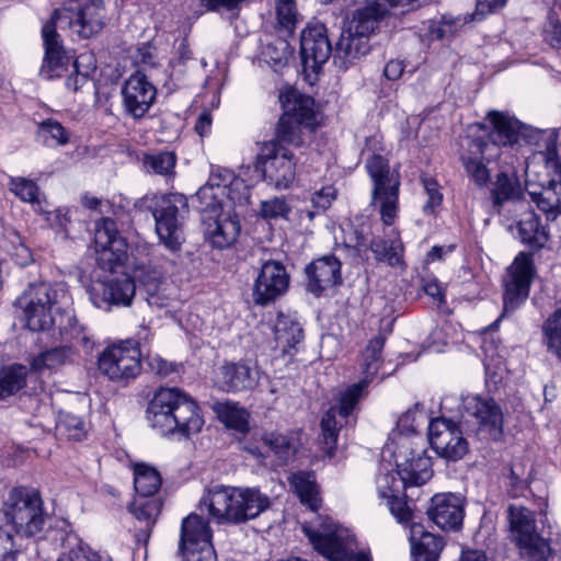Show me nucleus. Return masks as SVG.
<instances>
[{"mask_svg": "<svg viewBox=\"0 0 561 561\" xmlns=\"http://www.w3.org/2000/svg\"><path fill=\"white\" fill-rule=\"evenodd\" d=\"M291 207L283 197H274L262 201L260 216L266 220L287 219Z\"/></svg>", "mask_w": 561, "mask_h": 561, "instance_id": "nucleus-54", "label": "nucleus"}, {"mask_svg": "<svg viewBox=\"0 0 561 561\" xmlns=\"http://www.w3.org/2000/svg\"><path fill=\"white\" fill-rule=\"evenodd\" d=\"M128 510L136 519L145 523L146 527H150L160 512V503L153 499L139 496L133 501Z\"/></svg>", "mask_w": 561, "mask_h": 561, "instance_id": "nucleus-49", "label": "nucleus"}, {"mask_svg": "<svg viewBox=\"0 0 561 561\" xmlns=\"http://www.w3.org/2000/svg\"><path fill=\"white\" fill-rule=\"evenodd\" d=\"M27 367L11 364L0 369V400L15 394L26 385Z\"/></svg>", "mask_w": 561, "mask_h": 561, "instance_id": "nucleus-40", "label": "nucleus"}, {"mask_svg": "<svg viewBox=\"0 0 561 561\" xmlns=\"http://www.w3.org/2000/svg\"><path fill=\"white\" fill-rule=\"evenodd\" d=\"M95 244L102 252H110L111 261H121L126 253L127 244L118 234L116 222L112 218H103L95 225Z\"/></svg>", "mask_w": 561, "mask_h": 561, "instance_id": "nucleus-35", "label": "nucleus"}, {"mask_svg": "<svg viewBox=\"0 0 561 561\" xmlns=\"http://www.w3.org/2000/svg\"><path fill=\"white\" fill-rule=\"evenodd\" d=\"M48 21L65 24L78 37L87 39L99 34L106 24L103 0H66Z\"/></svg>", "mask_w": 561, "mask_h": 561, "instance_id": "nucleus-13", "label": "nucleus"}, {"mask_svg": "<svg viewBox=\"0 0 561 561\" xmlns=\"http://www.w3.org/2000/svg\"><path fill=\"white\" fill-rule=\"evenodd\" d=\"M515 545L525 561H548L551 554L549 542L539 533Z\"/></svg>", "mask_w": 561, "mask_h": 561, "instance_id": "nucleus-44", "label": "nucleus"}, {"mask_svg": "<svg viewBox=\"0 0 561 561\" xmlns=\"http://www.w3.org/2000/svg\"><path fill=\"white\" fill-rule=\"evenodd\" d=\"M542 331L548 350L561 358V308L546 320Z\"/></svg>", "mask_w": 561, "mask_h": 561, "instance_id": "nucleus-50", "label": "nucleus"}, {"mask_svg": "<svg viewBox=\"0 0 561 561\" xmlns=\"http://www.w3.org/2000/svg\"><path fill=\"white\" fill-rule=\"evenodd\" d=\"M376 484L380 499L385 501L400 494L402 489L408 486L403 484L402 479H398L397 473L392 471L380 473L377 477Z\"/></svg>", "mask_w": 561, "mask_h": 561, "instance_id": "nucleus-53", "label": "nucleus"}, {"mask_svg": "<svg viewBox=\"0 0 561 561\" xmlns=\"http://www.w3.org/2000/svg\"><path fill=\"white\" fill-rule=\"evenodd\" d=\"M289 56V44L280 38L267 44L262 50L263 60L276 72L287 65Z\"/></svg>", "mask_w": 561, "mask_h": 561, "instance_id": "nucleus-47", "label": "nucleus"}, {"mask_svg": "<svg viewBox=\"0 0 561 561\" xmlns=\"http://www.w3.org/2000/svg\"><path fill=\"white\" fill-rule=\"evenodd\" d=\"M333 49L322 23L309 24L300 36V55L306 69L317 71L328 61Z\"/></svg>", "mask_w": 561, "mask_h": 561, "instance_id": "nucleus-26", "label": "nucleus"}, {"mask_svg": "<svg viewBox=\"0 0 561 561\" xmlns=\"http://www.w3.org/2000/svg\"><path fill=\"white\" fill-rule=\"evenodd\" d=\"M463 411L476 419L479 428L493 439L502 434L503 413L496 401L486 394H467L462 397Z\"/></svg>", "mask_w": 561, "mask_h": 561, "instance_id": "nucleus-24", "label": "nucleus"}, {"mask_svg": "<svg viewBox=\"0 0 561 561\" xmlns=\"http://www.w3.org/2000/svg\"><path fill=\"white\" fill-rule=\"evenodd\" d=\"M557 129L534 131L531 141L538 147V156L545 162L548 171L553 173L547 186L539 191L529 190L531 201L547 216L548 220H554L561 215V163L558 156Z\"/></svg>", "mask_w": 561, "mask_h": 561, "instance_id": "nucleus-7", "label": "nucleus"}, {"mask_svg": "<svg viewBox=\"0 0 561 561\" xmlns=\"http://www.w3.org/2000/svg\"><path fill=\"white\" fill-rule=\"evenodd\" d=\"M270 497L252 488L215 485L199 501L218 524H242L257 517L270 507Z\"/></svg>", "mask_w": 561, "mask_h": 561, "instance_id": "nucleus-4", "label": "nucleus"}, {"mask_svg": "<svg viewBox=\"0 0 561 561\" xmlns=\"http://www.w3.org/2000/svg\"><path fill=\"white\" fill-rule=\"evenodd\" d=\"M508 0H477L476 11L472 14H466L463 18L443 19V22L434 31L437 38L444 39L454 35L457 28L468 22L481 21L486 15L495 13L505 7Z\"/></svg>", "mask_w": 561, "mask_h": 561, "instance_id": "nucleus-33", "label": "nucleus"}, {"mask_svg": "<svg viewBox=\"0 0 561 561\" xmlns=\"http://www.w3.org/2000/svg\"><path fill=\"white\" fill-rule=\"evenodd\" d=\"M425 419L426 417L421 405L416 403L399 417L397 422V430L401 434L415 433L417 427L424 423Z\"/></svg>", "mask_w": 561, "mask_h": 561, "instance_id": "nucleus-56", "label": "nucleus"}, {"mask_svg": "<svg viewBox=\"0 0 561 561\" xmlns=\"http://www.w3.org/2000/svg\"><path fill=\"white\" fill-rule=\"evenodd\" d=\"M305 271L307 289L316 296L342 282L341 262L333 255L313 260Z\"/></svg>", "mask_w": 561, "mask_h": 561, "instance_id": "nucleus-31", "label": "nucleus"}, {"mask_svg": "<svg viewBox=\"0 0 561 561\" xmlns=\"http://www.w3.org/2000/svg\"><path fill=\"white\" fill-rule=\"evenodd\" d=\"M260 379V371L247 363L228 362L218 368L215 386L227 393L252 390Z\"/></svg>", "mask_w": 561, "mask_h": 561, "instance_id": "nucleus-27", "label": "nucleus"}, {"mask_svg": "<svg viewBox=\"0 0 561 561\" xmlns=\"http://www.w3.org/2000/svg\"><path fill=\"white\" fill-rule=\"evenodd\" d=\"M176 154L173 151L144 153L141 167L147 174L173 178L175 174Z\"/></svg>", "mask_w": 561, "mask_h": 561, "instance_id": "nucleus-39", "label": "nucleus"}, {"mask_svg": "<svg viewBox=\"0 0 561 561\" xmlns=\"http://www.w3.org/2000/svg\"><path fill=\"white\" fill-rule=\"evenodd\" d=\"M65 296L62 288L47 282H35L16 298L15 307L31 331H44L53 323V308Z\"/></svg>", "mask_w": 561, "mask_h": 561, "instance_id": "nucleus-11", "label": "nucleus"}, {"mask_svg": "<svg viewBox=\"0 0 561 561\" xmlns=\"http://www.w3.org/2000/svg\"><path fill=\"white\" fill-rule=\"evenodd\" d=\"M545 41L554 49H561V22L554 12H549L543 28Z\"/></svg>", "mask_w": 561, "mask_h": 561, "instance_id": "nucleus-59", "label": "nucleus"}, {"mask_svg": "<svg viewBox=\"0 0 561 561\" xmlns=\"http://www.w3.org/2000/svg\"><path fill=\"white\" fill-rule=\"evenodd\" d=\"M21 545L13 540L10 531L0 528V561H16Z\"/></svg>", "mask_w": 561, "mask_h": 561, "instance_id": "nucleus-58", "label": "nucleus"}, {"mask_svg": "<svg viewBox=\"0 0 561 561\" xmlns=\"http://www.w3.org/2000/svg\"><path fill=\"white\" fill-rule=\"evenodd\" d=\"M187 211V199L179 193L156 197L151 206L160 243L171 252L179 251L184 241L183 225Z\"/></svg>", "mask_w": 561, "mask_h": 561, "instance_id": "nucleus-12", "label": "nucleus"}, {"mask_svg": "<svg viewBox=\"0 0 561 561\" xmlns=\"http://www.w3.org/2000/svg\"><path fill=\"white\" fill-rule=\"evenodd\" d=\"M289 285L285 266L276 261H267L254 282L252 298L255 305L266 306L284 295Z\"/></svg>", "mask_w": 561, "mask_h": 561, "instance_id": "nucleus-22", "label": "nucleus"}, {"mask_svg": "<svg viewBox=\"0 0 561 561\" xmlns=\"http://www.w3.org/2000/svg\"><path fill=\"white\" fill-rule=\"evenodd\" d=\"M515 222L520 241L533 249H541L548 241V232L528 202L515 204V211L506 216Z\"/></svg>", "mask_w": 561, "mask_h": 561, "instance_id": "nucleus-28", "label": "nucleus"}, {"mask_svg": "<svg viewBox=\"0 0 561 561\" xmlns=\"http://www.w3.org/2000/svg\"><path fill=\"white\" fill-rule=\"evenodd\" d=\"M386 504L389 507L390 513L399 523H408L412 518V510L409 507L407 502L400 497V494L388 499Z\"/></svg>", "mask_w": 561, "mask_h": 561, "instance_id": "nucleus-60", "label": "nucleus"}, {"mask_svg": "<svg viewBox=\"0 0 561 561\" xmlns=\"http://www.w3.org/2000/svg\"><path fill=\"white\" fill-rule=\"evenodd\" d=\"M507 522L510 538L517 543L537 534L535 514L524 506L510 505L507 507Z\"/></svg>", "mask_w": 561, "mask_h": 561, "instance_id": "nucleus-36", "label": "nucleus"}, {"mask_svg": "<svg viewBox=\"0 0 561 561\" xmlns=\"http://www.w3.org/2000/svg\"><path fill=\"white\" fill-rule=\"evenodd\" d=\"M147 419L162 435L198 433L204 420L196 402L178 388H160L149 402Z\"/></svg>", "mask_w": 561, "mask_h": 561, "instance_id": "nucleus-3", "label": "nucleus"}, {"mask_svg": "<svg viewBox=\"0 0 561 561\" xmlns=\"http://www.w3.org/2000/svg\"><path fill=\"white\" fill-rule=\"evenodd\" d=\"M486 119L492 125V131L486 138L470 139L467 152L460 157L468 178L479 187L489 183L486 163L500 157L501 146H513L520 140L530 144L534 135L527 126L505 112L490 111Z\"/></svg>", "mask_w": 561, "mask_h": 561, "instance_id": "nucleus-1", "label": "nucleus"}, {"mask_svg": "<svg viewBox=\"0 0 561 561\" xmlns=\"http://www.w3.org/2000/svg\"><path fill=\"white\" fill-rule=\"evenodd\" d=\"M57 431L73 440H81L85 435V424L78 416L69 412H60Z\"/></svg>", "mask_w": 561, "mask_h": 561, "instance_id": "nucleus-51", "label": "nucleus"}, {"mask_svg": "<svg viewBox=\"0 0 561 561\" xmlns=\"http://www.w3.org/2000/svg\"><path fill=\"white\" fill-rule=\"evenodd\" d=\"M210 127H211L210 112L207 110H204L197 118V122L195 124V130L199 136L204 137L210 131Z\"/></svg>", "mask_w": 561, "mask_h": 561, "instance_id": "nucleus-63", "label": "nucleus"}, {"mask_svg": "<svg viewBox=\"0 0 561 561\" xmlns=\"http://www.w3.org/2000/svg\"><path fill=\"white\" fill-rule=\"evenodd\" d=\"M523 196V188L515 172L503 171L496 175L491 197L497 214L506 217L514 213L516 203L526 202Z\"/></svg>", "mask_w": 561, "mask_h": 561, "instance_id": "nucleus-30", "label": "nucleus"}, {"mask_svg": "<svg viewBox=\"0 0 561 561\" xmlns=\"http://www.w3.org/2000/svg\"><path fill=\"white\" fill-rule=\"evenodd\" d=\"M263 442L278 459V465L287 463L296 450L291 437L285 434L267 433L264 435Z\"/></svg>", "mask_w": 561, "mask_h": 561, "instance_id": "nucleus-46", "label": "nucleus"}, {"mask_svg": "<svg viewBox=\"0 0 561 561\" xmlns=\"http://www.w3.org/2000/svg\"><path fill=\"white\" fill-rule=\"evenodd\" d=\"M427 515L443 530H456L463 519L462 500L453 493L436 494L432 497Z\"/></svg>", "mask_w": 561, "mask_h": 561, "instance_id": "nucleus-29", "label": "nucleus"}, {"mask_svg": "<svg viewBox=\"0 0 561 561\" xmlns=\"http://www.w3.org/2000/svg\"><path fill=\"white\" fill-rule=\"evenodd\" d=\"M58 561H101V556L89 546L79 545Z\"/></svg>", "mask_w": 561, "mask_h": 561, "instance_id": "nucleus-61", "label": "nucleus"}, {"mask_svg": "<svg viewBox=\"0 0 561 561\" xmlns=\"http://www.w3.org/2000/svg\"><path fill=\"white\" fill-rule=\"evenodd\" d=\"M279 101L284 113L278 121L276 140L273 142L279 146L301 147L304 145L302 130L307 128L312 131L317 125L314 101L311 96L301 94L297 90L280 93Z\"/></svg>", "mask_w": 561, "mask_h": 561, "instance_id": "nucleus-8", "label": "nucleus"}, {"mask_svg": "<svg viewBox=\"0 0 561 561\" xmlns=\"http://www.w3.org/2000/svg\"><path fill=\"white\" fill-rule=\"evenodd\" d=\"M428 439L435 453L448 460L458 461L469 451V444L458 423L436 417L428 423Z\"/></svg>", "mask_w": 561, "mask_h": 561, "instance_id": "nucleus-18", "label": "nucleus"}, {"mask_svg": "<svg viewBox=\"0 0 561 561\" xmlns=\"http://www.w3.org/2000/svg\"><path fill=\"white\" fill-rule=\"evenodd\" d=\"M289 483L300 499V502L312 512H317L320 507V499L314 472L299 471L294 473L289 478Z\"/></svg>", "mask_w": 561, "mask_h": 561, "instance_id": "nucleus-37", "label": "nucleus"}, {"mask_svg": "<svg viewBox=\"0 0 561 561\" xmlns=\"http://www.w3.org/2000/svg\"><path fill=\"white\" fill-rule=\"evenodd\" d=\"M41 35L44 56L38 76L49 81L61 77L67 71L70 56L64 47L61 36L56 30L55 21L45 22L42 26Z\"/></svg>", "mask_w": 561, "mask_h": 561, "instance_id": "nucleus-21", "label": "nucleus"}, {"mask_svg": "<svg viewBox=\"0 0 561 561\" xmlns=\"http://www.w3.org/2000/svg\"><path fill=\"white\" fill-rule=\"evenodd\" d=\"M134 486L139 496L151 497L161 486V476L150 466L136 465L134 468Z\"/></svg>", "mask_w": 561, "mask_h": 561, "instance_id": "nucleus-43", "label": "nucleus"}, {"mask_svg": "<svg viewBox=\"0 0 561 561\" xmlns=\"http://www.w3.org/2000/svg\"><path fill=\"white\" fill-rule=\"evenodd\" d=\"M98 366L111 381L128 382L141 371L140 351L131 342L113 344L100 354Z\"/></svg>", "mask_w": 561, "mask_h": 561, "instance_id": "nucleus-15", "label": "nucleus"}, {"mask_svg": "<svg viewBox=\"0 0 561 561\" xmlns=\"http://www.w3.org/2000/svg\"><path fill=\"white\" fill-rule=\"evenodd\" d=\"M247 188L241 180L230 181L229 185L221 180V175L211 173L208 182L203 185L195 195L196 207L205 226V233L214 247L224 249L231 245L240 232V222L236 215L224 213L228 206L225 198L232 203H241V197H236L233 192Z\"/></svg>", "mask_w": 561, "mask_h": 561, "instance_id": "nucleus-2", "label": "nucleus"}, {"mask_svg": "<svg viewBox=\"0 0 561 561\" xmlns=\"http://www.w3.org/2000/svg\"><path fill=\"white\" fill-rule=\"evenodd\" d=\"M386 337L378 334L374 339L369 340L367 346L360 355V369L365 377L362 380L369 382L370 378L374 377L381 365V352L385 345Z\"/></svg>", "mask_w": 561, "mask_h": 561, "instance_id": "nucleus-42", "label": "nucleus"}, {"mask_svg": "<svg viewBox=\"0 0 561 561\" xmlns=\"http://www.w3.org/2000/svg\"><path fill=\"white\" fill-rule=\"evenodd\" d=\"M150 366L156 373L162 377L169 376L174 371L175 366L172 363H168L167 360L156 357L150 362Z\"/></svg>", "mask_w": 561, "mask_h": 561, "instance_id": "nucleus-64", "label": "nucleus"}, {"mask_svg": "<svg viewBox=\"0 0 561 561\" xmlns=\"http://www.w3.org/2000/svg\"><path fill=\"white\" fill-rule=\"evenodd\" d=\"M367 388V380H360L347 387L339 393L337 407H331L321 419V437L324 454L332 457L336 447L339 432L344 424H347V417L356 408L358 401L364 397Z\"/></svg>", "mask_w": 561, "mask_h": 561, "instance_id": "nucleus-14", "label": "nucleus"}, {"mask_svg": "<svg viewBox=\"0 0 561 561\" xmlns=\"http://www.w3.org/2000/svg\"><path fill=\"white\" fill-rule=\"evenodd\" d=\"M409 539L413 561H438L444 548L442 537L426 531L422 524L412 523Z\"/></svg>", "mask_w": 561, "mask_h": 561, "instance_id": "nucleus-32", "label": "nucleus"}, {"mask_svg": "<svg viewBox=\"0 0 561 561\" xmlns=\"http://www.w3.org/2000/svg\"><path fill=\"white\" fill-rule=\"evenodd\" d=\"M336 197V190L333 186H324L317 191L311 198L313 206L322 211L328 209Z\"/></svg>", "mask_w": 561, "mask_h": 561, "instance_id": "nucleus-62", "label": "nucleus"}, {"mask_svg": "<svg viewBox=\"0 0 561 561\" xmlns=\"http://www.w3.org/2000/svg\"><path fill=\"white\" fill-rule=\"evenodd\" d=\"M274 335L276 347L283 354L293 356L304 340V330L294 317L279 313L274 325Z\"/></svg>", "mask_w": 561, "mask_h": 561, "instance_id": "nucleus-34", "label": "nucleus"}, {"mask_svg": "<svg viewBox=\"0 0 561 561\" xmlns=\"http://www.w3.org/2000/svg\"><path fill=\"white\" fill-rule=\"evenodd\" d=\"M276 19L280 30L291 35L298 22V13L294 0H278L276 4Z\"/></svg>", "mask_w": 561, "mask_h": 561, "instance_id": "nucleus-52", "label": "nucleus"}, {"mask_svg": "<svg viewBox=\"0 0 561 561\" xmlns=\"http://www.w3.org/2000/svg\"><path fill=\"white\" fill-rule=\"evenodd\" d=\"M407 439L400 442V448L393 451L397 474L407 485H422L432 477L431 458L423 450L409 448Z\"/></svg>", "mask_w": 561, "mask_h": 561, "instance_id": "nucleus-23", "label": "nucleus"}, {"mask_svg": "<svg viewBox=\"0 0 561 561\" xmlns=\"http://www.w3.org/2000/svg\"><path fill=\"white\" fill-rule=\"evenodd\" d=\"M366 169L374 184L371 205L378 208L381 221L391 226L399 213L400 175L379 154H374L366 161Z\"/></svg>", "mask_w": 561, "mask_h": 561, "instance_id": "nucleus-10", "label": "nucleus"}, {"mask_svg": "<svg viewBox=\"0 0 561 561\" xmlns=\"http://www.w3.org/2000/svg\"><path fill=\"white\" fill-rule=\"evenodd\" d=\"M125 111L134 118L144 117L157 98L156 87L141 71H136L122 88Z\"/></svg>", "mask_w": 561, "mask_h": 561, "instance_id": "nucleus-25", "label": "nucleus"}, {"mask_svg": "<svg viewBox=\"0 0 561 561\" xmlns=\"http://www.w3.org/2000/svg\"><path fill=\"white\" fill-rule=\"evenodd\" d=\"M535 273L531 253H518L507 268V276L504 280V313L514 311L526 300Z\"/></svg>", "mask_w": 561, "mask_h": 561, "instance_id": "nucleus-17", "label": "nucleus"}, {"mask_svg": "<svg viewBox=\"0 0 561 561\" xmlns=\"http://www.w3.org/2000/svg\"><path fill=\"white\" fill-rule=\"evenodd\" d=\"M136 286L131 278L92 279L87 291L91 302L100 309L112 306H129L135 296Z\"/></svg>", "mask_w": 561, "mask_h": 561, "instance_id": "nucleus-20", "label": "nucleus"}, {"mask_svg": "<svg viewBox=\"0 0 561 561\" xmlns=\"http://www.w3.org/2000/svg\"><path fill=\"white\" fill-rule=\"evenodd\" d=\"M218 419L228 427L240 434L249 431V412L237 402L225 401L215 404Z\"/></svg>", "mask_w": 561, "mask_h": 561, "instance_id": "nucleus-38", "label": "nucleus"}, {"mask_svg": "<svg viewBox=\"0 0 561 561\" xmlns=\"http://www.w3.org/2000/svg\"><path fill=\"white\" fill-rule=\"evenodd\" d=\"M70 348L66 346L55 347L42 352L32 359L31 369L36 373H42L45 369H58L66 364L70 357Z\"/></svg>", "mask_w": 561, "mask_h": 561, "instance_id": "nucleus-45", "label": "nucleus"}, {"mask_svg": "<svg viewBox=\"0 0 561 561\" xmlns=\"http://www.w3.org/2000/svg\"><path fill=\"white\" fill-rule=\"evenodd\" d=\"M10 191L23 202L38 203V186L32 180L25 178H11Z\"/></svg>", "mask_w": 561, "mask_h": 561, "instance_id": "nucleus-55", "label": "nucleus"}, {"mask_svg": "<svg viewBox=\"0 0 561 561\" xmlns=\"http://www.w3.org/2000/svg\"><path fill=\"white\" fill-rule=\"evenodd\" d=\"M369 248L378 262L387 263L390 266H398L402 263L403 244L399 237L376 238L370 242Z\"/></svg>", "mask_w": 561, "mask_h": 561, "instance_id": "nucleus-41", "label": "nucleus"}, {"mask_svg": "<svg viewBox=\"0 0 561 561\" xmlns=\"http://www.w3.org/2000/svg\"><path fill=\"white\" fill-rule=\"evenodd\" d=\"M180 552L184 561H204L213 554L211 530L208 523L195 513L182 522Z\"/></svg>", "mask_w": 561, "mask_h": 561, "instance_id": "nucleus-19", "label": "nucleus"}, {"mask_svg": "<svg viewBox=\"0 0 561 561\" xmlns=\"http://www.w3.org/2000/svg\"><path fill=\"white\" fill-rule=\"evenodd\" d=\"M265 179L277 190L288 188L296 179L297 161L285 146L274 142L263 145L257 157Z\"/></svg>", "mask_w": 561, "mask_h": 561, "instance_id": "nucleus-16", "label": "nucleus"}, {"mask_svg": "<svg viewBox=\"0 0 561 561\" xmlns=\"http://www.w3.org/2000/svg\"><path fill=\"white\" fill-rule=\"evenodd\" d=\"M386 10L376 2L357 9L345 24L333 50L337 68L346 70L370 50L369 38L378 28Z\"/></svg>", "mask_w": 561, "mask_h": 561, "instance_id": "nucleus-5", "label": "nucleus"}, {"mask_svg": "<svg viewBox=\"0 0 561 561\" xmlns=\"http://www.w3.org/2000/svg\"><path fill=\"white\" fill-rule=\"evenodd\" d=\"M422 183L424 186L427 201L423 205L425 214H433L434 209L442 204L443 194L439 191V185L436 180L432 178H423Z\"/></svg>", "mask_w": 561, "mask_h": 561, "instance_id": "nucleus-57", "label": "nucleus"}, {"mask_svg": "<svg viewBox=\"0 0 561 561\" xmlns=\"http://www.w3.org/2000/svg\"><path fill=\"white\" fill-rule=\"evenodd\" d=\"M2 513L8 526L0 528L11 533L13 540L21 545L20 551L24 548V538L38 534L46 519L39 492L26 486L10 490L2 505Z\"/></svg>", "mask_w": 561, "mask_h": 561, "instance_id": "nucleus-6", "label": "nucleus"}, {"mask_svg": "<svg viewBox=\"0 0 561 561\" xmlns=\"http://www.w3.org/2000/svg\"><path fill=\"white\" fill-rule=\"evenodd\" d=\"M38 137L47 147L64 146L69 141L70 135L66 128L55 119H46L38 125Z\"/></svg>", "mask_w": 561, "mask_h": 561, "instance_id": "nucleus-48", "label": "nucleus"}, {"mask_svg": "<svg viewBox=\"0 0 561 561\" xmlns=\"http://www.w3.org/2000/svg\"><path fill=\"white\" fill-rule=\"evenodd\" d=\"M301 529L312 548L329 561H352L355 538L351 531L336 525L330 517L318 516L302 524Z\"/></svg>", "mask_w": 561, "mask_h": 561, "instance_id": "nucleus-9", "label": "nucleus"}]
</instances>
